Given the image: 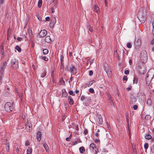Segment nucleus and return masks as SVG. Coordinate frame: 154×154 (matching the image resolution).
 I'll use <instances>...</instances> for the list:
<instances>
[{"label": "nucleus", "mask_w": 154, "mask_h": 154, "mask_svg": "<svg viewBox=\"0 0 154 154\" xmlns=\"http://www.w3.org/2000/svg\"><path fill=\"white\" fill-rule=\"evenodd\" d=\"M154 76V69H150L147 73L146 78V84L149 86L150 83Z\"/></svg>", "instance_id": "1"}, {"label": "nucleus", "mask_w": 154, "mask_h": 154, "mask_svg": "<svg viewBox=\"0 0 154 154\" xmlns=\"http://www.w3.org/2000/svg\"><path fill=\"white\" fill-rule=\"evenodd\" d=\"M132 62L131 60H129V63L130 65H131L132 64Z\"/></svg>", "instance_id": "60"}, {"label": "nucleus", "mask_w": 154, "mask_h": 154, "mask_svg": "<svg viewBox=\"0 0 154 154\" xmlns=\"http://www.w3.org/2000/svg\"><path fill=\"white\" fill-rule=\"evenodd\" d=\"M138 78L136 76H134V77L133 83L137 84L138 82Z\"/></svg>", "instance_id": "18"}, {"label": "nucleus", "mask_w": 154, "mask_h": 154, "mask_svg": "<svg viewBox=\"0 0 154 154\" xmlns=\"http://www.w3.org/2000/svg\"><path fill=\"white\" fill-rule=\"evenodd\" d=\"M73 145H75L78 143V142L76 141H73L72 142Z\"/></svg>", "instance_id": "51"}, {"label": "nucleus", "mask_w": 154, "mask_h": 154, "mask_svg": "<svg viewBox=\"0 0 154 154\" xmlns=\"http://www.w3.org/2000/svg\"><path fill=\"white\" fill-rule=\"evenodd\" d=\"M61 84L62 85H64L65 84V82L63 80H62V81L61 82Z\"/></svg>", "instance_id": "61"}, {"label": "nucleus", "mask_w": 154, "mask_h": 154, "mask_svg": "<svg viewBox=\"0 0 154 154\" xmlns=\"http://www.w3.org/2000/svg\"><path fill=\"white\" fill-rule=\"evenodd\" d=\"M69 93L70 95H72L73 96L75 95V94H74L73 92L72 91H70L69 92Z\"/></svg>", "instance_id": "39"}, {"label": "nucleus", "mask_w": 154, "mask_h": 154, "mask_svg": "<svg viewBox=\"0 0 154 154\" xmlns=\"http://www.w3.org/2000/svg\"><path fill=\"white\" fill-rule=\"evenodd\" d=\"M85 98V96L84 95H82L80 99L81 100L83 101L84 100Z\"/></svg>", "instance_id": "45"}, {"label": "nucleus", "mask_w": 154, "mask_h": 154, "mask_svg": "<svg viewBox=\"0 0 154 154\" xmlns=\"http://www.w3.org/2000/svg\"><path fill=\"white\" fill-rule=\"evenodd\" d=\"M75 93H76V94H78V93H79V90H77V89H76V90H75Z\"/></svg>", "instance_id": "64"}, {"label": "nucleus", "mask_w": 154, "mask_h": 154, "mask_svg": "<svg viewBox=\"0 0 154 154\" xmlns=\"http://www.w3.org/2000/svg\"><path fill=\"white\" fill-rule=\"evenodd\" d=\"M68 100L69 104L70 105H73L74 103V101H73L72 97L70 96H69L68 97Z\"/></svg>", "instance_id": "13"}, {"label": "nucleus", "mask_w": 154, "mask_h": 154, "mask_svg": "<svg viewBox=\"0 0 154 154\" xmlns=\"http://www.w3.org/2000/svg\"><path fill=\"white\" fill-rule=\"evenodd\" d=\"M141 40L139 39H137L136 41H135L134 42V45L136 48H138L141 45Z\"/></svg>", "instance_id": "9"}, {"label": "nucleus", "mask_w": 154, "mask_h": 154, "mask_svg": "<svg viewBox=\"0 0 154 154\" xmlns=\"http://www.w3.org/2000/svg\"><path fill=\"white\" fill-rule=\"evenodd\" d=\"M41 136L42 134L41 132L40 131L38 132L36 135V138L38 141H40L41 140Z\"/></svg>", "instance_id": "11"}, {"label": "nucleus", "mask_w": 154, "mask_h": 154, "mask_svg": "<svg viewBox=\"0 0 154 154\" xmlns=\"http://www.w3.org/2000/svg\"><path fill=\"white\" fill-rule=\"evenodd\" d=\"M92 84V82H90L88 83H87L85 85L86 87H89Z\"/></svg>", "instance_id": "32"}, {"label": "nucleus", "mask_w": 154, "mask_h": 154, "mask_svg": "<svg viewBox=\"0 0 154 154\" xmlns=\"http://www.w3.org/2000/svg\"><path fill=\"white\" fill-rule=\"evenodd\" d=\"M54 7H52L51 8V11L52 13H54Z\"/></svg>", "instance_id": "43"}, {"label": "nucleus", "mask_w": 154, "mask_h": 154, "mask_svg": "<svg viewBox=\"0 0 154 154\" xmlns=\"http://www.w3.org/2000/svg\"><path fill=\"white\" fill-rule=\"evenodd\" d=\"M148 143H145L144 144V147L146 149H147L148 147Z\"/></svg>", "instance_id": "37"}, {"label": "nucleus", "mask_w": 154, "mask_h": 154, "mask_svg": "<svg viewBox=\"0 0 154 154\" xmlns=\"http://www.w3.org/2000/svg\"><path fill=\"white\" fill-rule=\"evenodd\" d=\"M123 81H127L128 80V78L127 76H123Z\"/></svg>", "instance_id": "44"}, {"label": "nucleus", "mask_w": 154, "mask_h": 154, "mask_svg": "<svg viewBox=\"0 0 154 154\" xmlns=\"http://www.w3.org/2000/svg\"><path fill=\"white\" fill-rule=\"evenodd\" d=\"M93 72L92 70H90L89 72V75L92 76L93 75Z\"/></svg>", "instance_id": "48"}, {"label": "nucleus", "mask_w": 154, "mask_h": 154, "mask_svg": "<svg viewBox=\"0 0 154 154\" xmlns=\"http://www.w3.org/2000/svg\"><path fill=\"white\" fill-rule=\"evenodd\" d=\"M63 59H61V64L60 65V67L61 69H64V64L63 62Z\"/></svg>", "instance_id": "31"}, {"label": "nucleus", "mask_w": 154, "mask_h": 154, "mask_svg": "<svg viewBox=\"0 0 154 154\" xmlns=\"http://www.w3.org/2000/svg\"><path fill=\"white\" fill-rule=\"evenodd\" d=\"M68 94L66 93L65 90L62 91V96L64 97H66L67 96Z\"/></svg>", "instance_id": "19"}, {"label": "nucleus", "mask_w": 154, "mask_h": 154, "mask_svg": "<svg viewBox=\"0 0 154 154\" xmlns=\"http://www.w3.org/2000/svg\"><path fill=\"white\" fill-rule=\"evenodd\" d=\"M32 149L31 148H28L27 150L26 154H32Z\"/></svg>", "instance_id": "17"}, {"label": "nucleus", "mask_w": 154, "mask_h": 154, "mask_svg": "<svg viewBox=\"0 0 154 154\" xmlns=\"http://www.w3.org/2000/svg\"><path fill=\"white\" fill-rule=\"evenodd\" d=\"M22 39V38L21 37H18L17 38V39L18 40V41H20Z\"/></svg>", "instance_id": "54"}, {"label": "nucleus", "mask_w": 154, "mask_h": 154, "mask_svg": "<svg viewBox=\"0 0 154 154\" xmlns=\"http://www.w3.org/2000/svg\"><path fill=\"white\" fill-rule=\"evenodd\" d=\"M32 128V124L31 121H27L25 124V129L27 132H30Z\"/></svg>", "instance_id": "4"}, {"label": "nucleus", "mask_w": 154, "mask_h": 154, "mask_svg": "<svg viewBox=\"0 0 154 154\" xmlns=\"http://www.w3.org/2000/svg\"><path fill=\"white\" fill-rule=\"evenodd\" d=\"M84 134H86L88 133V131L87 130H86V129L84 131Z\"/></svg>", "instance_id": "59"}, {"label": "nucleus", "mask_w": 154, "mask_h": 154, "mask_svg": "<svg viewBox=\"0 0 154 154\" xmlns=\"http://www.w3.org/2000/svg\"><path fill=\"white\" fill-rule=\"evenodd\" d=\"M47 34V31L43 29L38 34V35L40 37H44Z\"/></svg>", "instance_id": "8"}, {"label": "nucleus", "mask_w": 154, "mask_h": 154, "mask_svg": "<svg viewBox=\"0 0 154 154\" xmlns=\"http://www.w3.org/2000/svg\"><path fill=\"white\" fill-rule=\"evenodd\" d=\"M43 146L45 148L46 151L47 152H48L49 150V148H48V146L47 144L46 143H44L43 144Z\"/></svg>", "instance_id": "20"}, {"label": "nucleus", "mask_w": 154, "mask_h": 154, "mask_svg": "<svg viewBox=\"0 0 154 154\" xmlns=\"http://www.w3.org/2000/svg\"><path fill=\"white\" fill-rule=\"evenodd\" d=\"M45 19L46 21H49L50 20V17H46Z\"/></svg>", "instance_id": "53"}, {"label": "nucleus", "mask_w": 154, "mask_h": 154, "mask_svg": "<svg viewBox=\"0 0 154 154\" xmlns=\"http://www.w3.org/2000/svg\"><path fill=\"white\" fill-rule=\"evenodd\" d=\"M7 63L6 62H5L2 65H1L0 68V72L2 76H3L5 69V68L7 65Z\"/></svg>", "instance_id": "6"}, {"label": "nucleus", "mask_w": 154, "mask_h": 154, "mask_svg": "<svg viewBox=\"0 0 154 154\" xmlns=\"http://www.w3.org/2000/svg\"><path fill=\"white\" fill-rule=\"evenodd\" d=\"M79 150L81 153H83L85 151V149L84 147H81L79 148Z\"/></svg>", "instance_id": "24"}, {"label": "nucleus", "mask_w": 154, "mask_h": 154, "mask_svg": "<svg viewBox=\"0 0 154 154\" xmlns=\"http://www.w3.org/2000/svg\"><path fill=\"white\" fill-rule=\"evenodd\" d=\"M152 35L154 36V20L152 22Z\"/></svg>", "instance_id": "21"}, {"label": "nucleus", "mask_w": 154, "mask_h": 154, "mask_svg": "<svg viewBox=\"0 0 154 154\" xmlns=\"http://www.w3.org/2000/svg\"><path fill=\"white\" fill-rule=\"evenodd\" d=\"M48 53V50L46 49H44L43 50V53L44 54H47Z\"/></svg>", "instance_id": "26"}, {"label": "nucleus", "mask_w": 154, "mask_h": 154, "mask_svg": "<svg viewBox=\"0 0 154 154\" xmlns=\"http://www.w3.org/2000/svg\"><path fill=\"white\" fill-rule=\"evenodd\" d=\"M16 151L17 154H19V148L18 147L16 148Z\"/></svg>", "instance_id": "55"}, {"label": "nucleus", "mask_w": 154, "mask_h": 154, "mask_svg": "<svg viewBox=\"0 0 154 154\" xmlns=\"http://www.w3.org/2000/svg\"><path fill=\"white\" fill-rule=\"evenodd\" d=\"M150 44L153 45L154 44V38H153L150 42Z\"/></svg>", "instance_id": "49"}, {"label": "nucleus", "mask_w": 154, "mask_h": 154, "mask_svg": "<svg viewBox=\"0 0 154 154\" xmlns=\"http://www.w3.org/2000/svg\"><path fill=\"white\" fill-rule=\"evenodd\" d=\"M133 154H137L136 149H133Z\"/></svg>", "instance_id": "50"}, {"label": "nucleus", "mask_w": 154, "mask_h": 154, "mask_svg": "<svg viewBox=\"0 0 154 154\" xmlns=\"http://www.w3.org/2000/svg\"><path fill=\"white\" fill-rule=\"evenodd\" d=\"M96 145L94 143H92L90 145V149L94 154L97 153L98 150L96 147Z\"/></svg>", "instance_id": "5"}, {"label": "nucleus", "mask_w": 154, "mask_h": 154, "mask_svg": "<svg viewBox=\"0 0 154 154\" xmlns=\"http://www.w3.org/2000/svg\"><path fill=\"white\" fill-rule=\"evenodd\" d=\"M145 118V119L146 118H150V117L149 116H148V115H146V116Z\"/></svg>", "instance_id": "63"}, {"label": "nucleus", "mask_w": 154, "mask_h": 154, "mask_svg": "<svg viewBox=\"0 0 154 154\" xmlns=\"http://www.w3.org/2000/svg\"><path fill=\"white\" fill-rule=\"evenodd\" d=\"M42 4V0H39L38 2V8H40Z\"/></svg>", "instance_id": "27"}, {"label": "nucleus", "mask_w": 154, "mask_h": 154, "mask_svg": "<svg viewBox=\"0 0 154 154\" xmlns=\"http://www.w3.org/2000/svg\"><path fill=\"white\" fill-rule=\"evenodd\" d=\"M28 33L29 36H31L32 35V30L31 29H28Z\"/></svg>", "instance_id": "23"}, {"label": "nucleus", "mask_w": 154, "mask_h": 154, "mask_svg": "<svg viewBox=\"0 0 154 154\" xmlns=\"http://www.w3.org/2000/svg\"><path fill=\"white\" fill-rule=\"evenodd\" d=\"M0 48L1 50H4V43H3L1 45L0 47Z\"/></svg>", "instance_id": "42"}, {"label": "nucleus", "mask_w": 154, "mask_h": 154, "mask_svg": "<svg viewBox=\"0 0 154 154\" xmlns=\"http://www.w3.org/2000/svg\"><path fill=\"white\" fill-rule=\"evenodd\" d=\"M54 0H53V2H54V6L53 7H54V8H56L57 7V2H55L54 1Z\"/></svg>", "instance_id": "35"}, {"label": "nucleus", "mask_w": 154, "mask_h": 154, "mask_svg": "<svg viewBox=\"0 0 154 154\" xmlns=\"http://www.w3.org/2000/svg\"><path fill=\"white\" fill-rule=\"evenodd\" d=\"M89 91L90 92L94 94V90L93 88H90L89 89Z\"/></svg>", "instance_id": "38"}, {"label": "nucleus", "mask_w": 154, "mask_h": 154, "mask_svg": "<svg viewBox=\"0 0 154 154\" xmlns=\"http://www.w3.org/2000/svg\"><path fill=\"white\" fill-rule=\"evenodd\" d=\"M46 75V72L45 71H44L43 73L41 75V77L43 78L45 77Z\"/></svg>", "instance_id": "34"}, {"label": "nucleus", "mask_w": 154, "mask_h": 154, "mask_svg": "<svg viewBox=\"0 0 154 154\" xmlns=\"http://www.w3.org/2000/svg\"><path fill=\"white\" fill-rule=\"evenodd\" d=\"M152 103V102L150 99H148L147 101V104L149 106L151 105Z\"/></svg>", "instance_id": "29"}, {"label": "nucleus", "mask_w": 154, "mask_h": 154, "mask_svg": "<svg viewBox=\"0 0 154 154\" xmlns=\"http://www.w3.org/2000/svg\"><path fill=\"white\" fill-rule=\"evenodd\" d=\"M4 108L6 111L8 112H10L14 111V107L10 102H7L5 104Z\"/></svg>", "instance_id": "2"}, {"label": "nucleus", "mask_w": 154, "mask_h": 154, "mask_svg": "<svg viewBox=\"0 0 154 154\" xmlns=\"http://www.w3.org/2000/svg\"><path fill=\"white\" fill-rule=\"evenodd\" d=\"M129 73V71L128 70H126L125 71V74L127 75Z\"/></svg>", "instance_id": "52"}, {"label": "nucleus", "mask_w": 154, "mask_h": 154, "mask_svg": "<svg viewBox=\"0 0 154 154\" xmlns=\"http://www.w3.org/2000/svg\"><path fill=\"white\" fill-rule=\"evenodd\" d=\"M45 41L46 42L48 43H50L52 41L50 36L48 35L47 36L45 37Z\"/></svg>", "instance_id": "12"}, {"label": "nucleus", "mask_w": 154, "mask_h": 154, "mask_svg": "<svg viewBox=\"0 0 154 154\" xmlns=\"http://www.w3.org/2000/svg\"><path fill=\"white\" fill-rule=\"evenodd\" d=\"M131 45L130 42H128L127 44V47L128 48H131Z\"/></svg>", "instance_id": "36"}, {"label": "nucleus", "mask_w": 154, "mask_h": 154, "mask_svg": "<svg viewBox=\"0 0 154 154\" xmlns=\"http://www.w3.org/2000/svg\"><path fill=\"white\" fill-rule=\"evenodd\" d=\"M11 66L15 69H17L18 67V63L15 59H13L11 61Z\"/></svg>", "instance_id": "7"}, {"label": "nucleus", "mask_w": 154, "mask_h": 154, "mask_svg": "<svg viewBox=\"0 0 154 154\" xmlns=\"http://www.w3.org/2000/svg\"><path fill=\"white\" fill-rule=\"evenodd\" d=\"M147 60V55L145 50L142 51L140 53V60L143 63H145Z\"/></svg>", "instance_id": "3"}, {"label": "nucleus", "mask_w": 154, "mask_h": 154, "mask_svg": "<svg viewBox=\"0 0 154 154\" xmlns=\"http://www.w3.org/2000/svg\"><path fill=\"white\" fill-rule=\"evenodd\" d=\"M69 69L72 73L73 75L76 73L77 69L75 66H72L70 67Z\"/></svg>", "instance_id": "10"}, {"label": "nucleus", "mask_w": 154, "mask_h": 154, "mask_svg": "<svg viewBox=\"0 0 154 154\" xmlns=\"http://www.w3.org/2000/svg\"><path fill=\"white\" fill-rule=\"evenodd\" d=\"M72 55V53L71 52H69V56L70 57H71Z\"/></svg>", "instance_id": "62"}, {"label": "nucleus", "mask_w": 154, "mask_h": 154, "mask_svg": "<svg viewBox=\"0 0 154 154\" xmlns=\"http://www.w3.org/2000/svg\"><path fill=\"white\" fill-rule=\"evenodd\" d=\"M1 53L2 54V55L4 56L5 54H4V50H2L0 51Z\"/></svg>", "instance_id": "47"}, {"label": "nucleus", "mask_w": 154, "mask_h": 154, "mask_svg": "<svg viewBox=\"0 0 154 154\" xmlns=\"http://www.w3.org/2000/svg\"><path fill=\"white\" fill-rule=\"evenodd\" d=\"M98 123L99 124H101L103 123V119L102 117L99 116L98 117V120L97 121Z\"/></svg>", "instance_id": "14"}, {"label": "nucleus", "mask_w": 154, "mask_h": 154, "mask_svg": "<svg viewBox=\"0 0 154 154\" xmlns=\"http://www.w3.org/2000/svg\"><path fill=\"white\" fill-rule=\"evenodd\" d=\"M109 102L112 105L113 103L112 100H111L110 99H109Z\"/></svg>", "instance_id": "58"}, {"label": "nucleus", "mask_w": 154, "mask_h": 154, "mask_svg": "<svg viewBox=\"0 0 154 154\" xmlns=\"http://www.w3.org/2000/svg\"><path fill=\"white\" fill-rule=\"evenodd\" d=\"M145 137L147 140H150L152 138V137L151 135L148 134L146 135Z\"/></svg>", "instance_id": "25"}, {"label": "nucleus", "mask_w": 154, "mask_h": 154, "mask_svg": "<svg viewBox=\"0 0 154 154\" xmlns=\"http://www.w3.org/2000/svg\"><path fill=\"white\" fill-rule=\"evenodd\" d=\"M41 58V59L45 61H48V57H42Z\"/></svg>", "instance_id": "33"}, {"label": "nucleus", "mask_w": 154, "mask_h": 154, "mask_svg": "<svg viewBox=\"0 0 154 154\" xmlns=\"http://www.w3.org/2000/svg\"><path fill=\"white\" fill-rule=\"evenodd\" d=\"M71 139L69 138V137H68L66 138V140L67 141H70Z\"/></svg>", "instance_id": "57"}, {"label": "nucleus", "mask_w": 154, "mask_h": 154, "mask_svg": "<svg viewBox=\"0 0 154 154\" xmlns=\"http://www.w3.org/2000/svg\"><path fill=\"white\" fill-rule=\"evenodd\" d=\"M140 98L143 101L145 99V96L144 95H141L139 96V99Z\"/></svg>", "instance_id": "30"}, {"label": "nucleus", "mask_w": 154, "mask_h": 154, "mask_svg": "<svg viewBox=\"0 0 154 154\" xmlns=\"http://www.w3.org/2000/svg\"><path fill=\"white\" fill-rule=\"evenodd\" d=\"M99 140L98 139H96L95 141L94 142L96 143H97L99 142Z\"/></svg>", "instance_id": "56"}, {"label": "nucleus", "mask_w": 154, "mask_h": 154, "mask_svg": "<svg viewBox=\"0 0 154 154\" xmlns=\"http://www.w3.org/2000/svg\"><path fill=\"white\" fill-rule=\"evenodd\" d=\"M30 145L29 142V140H26L25 142V145L26 146H28Z\"/></svg>", "instance_id": "40"}, {"label": "nucleus", "mask_w": 154, "mask_h": 154, "mask_svg": "<svg viewBox=\"0 0 154 154\" xmlns=\"http://www.w3.org/2000/svg\"><path fill=\"white\" fill-rule=\"evenodd\" d=\"M137 108H138V106L137 105H136L134 106L133 107V108L134 110H136L137 109Z\"/></svg>", "instance_id": "46"}, {"label": "nucleus", "mask_w": 154, "mask_h": 154, "mask_svg": "<svg viewBox=\"0 0 154 154\" xmlns=\"http://www.w3.org/2000/svg\"><path fill=\"white\" fill-rule=\"evenodd\" d=\"M3 2V0H0V5L2 4ZM2 7H0V11L2 10Z\"/></svg>", "instance_id": "41"}, {"label": "nucleus", "mask_w": 154, "mask_h": 154, "mask_svg": "<svg viewBox=\"0 0 154 154\" xmlns=\"http://www.w3.org/2000/svg\"><path fill=\"white\" fill-rule=\"evenodd\" d=\"M5 148L6 151L7 152H9L10 150V145L9 143H6L5 144Z\"/></svg>", "instance_id": "16"}, {"label": "nucleus", "mask_w": 154, "mask_h": 154, "mask_svg": "<svg viewBox=\"0 0 154 154\" xmlns=\"http://www.w3.org/2000/svg\"><path fill=\"white\" fill-rule=\"evenodd\" d=\"M87 28L91 32H92L93 31V30L92 29V28L91 27L90 25L89 24H88L87 26Z\"/></svg>", "instance_id": "22"}, {"label": "nucleus", "mask_w": 154, "mask_h": 154, "mask_svg": "<svg viewBox=\"0 0 154 154\" xmlns=\"http://www.w3.org/2000/svg\"><path fill=\"white\" fill-rule=\"evenodd\" d=\"M15 49L18 51L19 52H20L21 51V48L19 47V46L17 45L15 47Z\"/></svg>", "instance_id": "28"}, {"label": "nucleus", "mask_w": 154, "mask_h": 154, "mask_svg": "<svg viewBox=\"0 0 154 154\" xmlns=\"http://www.w3.org/2000/svg\"><path fill=\"white\" fill-rule=\"evenodd\" d=\"M94 10L96 12L98 13L99 12V10L100 8L98 6V5H94Z\"/></svg>", "instance_id": "15"}]
</instances>
